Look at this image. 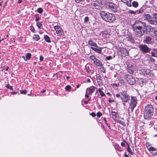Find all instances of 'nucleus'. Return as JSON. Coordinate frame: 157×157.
<instances>
[{
  "instance_id": "2",
  "label": "nucleus",
  "mask_w": 157,
  "mask_h": 157,
  "mask_svg": "<svg viewBox=\"0 0 157 157\" xmlns=\"http://www.w3.org/2000/svg\"><path fill=\"white\" fill-rule=\"evenodd\" d=\"M100 14L102 19L105 21L109 23L113 22L116 19L113 14L104 11H100Z\"/></svg>"
},
{
  "instance_id": "45",
  "label": "nucleus",
  "mask_w": 157,
  "mask_h": 157,
  "mask_svg": "<svg viewBox=\"0 0 157 157\" xmlns=\"http://www.w3.org/2000/svg\"><path fill=\"white\" fill-rule=\"evenodd\" d=\"M146 145L147 148V149L149 151V148H150L151 146H150V144H149V143H146Z\"/></svg>"
},
{
  "instance_id": "64",
  "label": "nucleus",
  "mask_w": 157,
  "mask_h": 157,
  "mask_svg": "<svg viewBox=\"0 0 157 157\" xmlns=\"http://www.w3.org/2000/svg\"><path fill=\"white\" fill-rule=\"evenodd\" d=\"M88 101H84V103L86 104H87L88 103Z\"/></svg>"
},
{
  "instance_id": "5",
  "label": "nucleus",
  "mask_w": 157,
  "mask_h": 157,
  "mask_svg": "<svg viewBox=\"0 0 157 157\" xmlns=\"http://www.w3.org/2000/svg\"><path fill=\"white\" fill-rule=\"evenodd\" d=\"M106 7L113 12H116L118 8L117 5L112 2H108L105 4Z\"/></svg>"
},
{
  "instance_id": "53",
  "label": "nucleus",
  "mask_w": 157,
  "mask_h": 157,
  "mask_svg": "<svg viewBox=\"0 0 157 157\" xmlns=\"http://www.w3.org/2000/svg\"><path fill=\"white\" fill-rule=\"evenodd\" d=\"M118 122L120 124H122V125H123L124 124L123 121H118Z\"/></svg>"
},
{
  "instance_id": "19",
  "label": "nucleus",
  "mask_w": 157,
  "mask_h": 157,
  "mask_svg": "<svg viewBox=\"0 0 157 157\" xmlns=\"http://www.w3.org/2000/svg\"><path fill=\"white\" fill-rule=\"evenodd\" d=\"M121 52L122 54V56L124 57L126 56H128L129 55V52L128 51L126 48H123L121 49Z\"/></svg>"
},
{
  "instance_id": "54",
  "label": "nucleus",
  "mask_w": 157,
  "mask_h": 157,
  "mask_svg": "<svg viewBox=\"0 0 157 157\" xmlns=\"http://www.w3.org/2000/svg\"><path fill=\"white\" fill-rule=\"evenodd\" d=\"M18 93V92H13L11 93V94L12 95H14L15 94H17Z\"/></svg>"
},
{
  "instance_id": "17",
  "label": "nucleus",
  "mask_w": 157,
  "mask_h": 157,
  "mask_svg": "<svg viewBox=\"0 0 157 157\" xmlns=\"http://www.w3.org/2000/svg\"><path fill=\"white\" fill-rule=\"evenodd\" d=\"M96 89H97L94 86H91L86 89V90H89V92L88 94L91 95L94 92Z\"/></svg>"
},
{
  "instance_id": "29",
  "label": "nucleus",
  "mask_w": 157,
  "mask_h": 157,
  "mask_svg": "<svg viewBox=\"0 0 157 157\" xmlns=\"http://www.w3.org/2000/svg\"><path fill=\"white\" fill-rule=\"evenodd\" d=\"M33 38L36 41H38L40 39L39 36L37 34H34Z\"/></svg>"
},
{
  "instance_id": "39",
  "label": "nucleus",
  "mask_w": 157,
  "mask_h": 157,
  "mask_svg": "<svg viewBox=\"0 0 157 157\" xmlns=\"http://www.w3.org/2000/svg\"><path fill=\"white\" fill-rule=\"evenodd\" d=\"M65 89L68 91H70L71 89V87L70 85H67L65 87Z\"/></svg>"
},
{
  "instance_id": "63",
  "label": "nucleus",
  "mask_w": 157,
  "mask_h": 157,
  "mask_svg": "<svg viewBox=\"0 0 157 157\" xmlns=\"http://www.w3.org/2000/svg\"><path fill=\"white\" fill-rule=\"evenodd\" d=\"M22 2V0H18V3H21Z\"/></svg>"
},
{
  "instance_id": "44",
  "label": "nucleus",
  "mask_w": 157,
  "mask_h": 157,
  "mask_svg": "<svg viewBox=\"0 0 157 157\" xmlns=\"http://www.w3.org/2000/svg\"><path fill=\"white\" fill-rule=\"evenodd\" d=\"M90 58L91 60H93L94 61V60H95L97 58L95 57L94 56H90Z\"/></svg>"
},
{
  "instance_id": "12",
  "label": "nucleus",
  "mask_w": 157,
  "mask_h": 157,
  "mask_svg": "<svg viewBox=\"0 0 157 157\" xmlns=\"http://www.w3.org/2000/svg\"><path fill=\"white\" fill-rule=\"evenodd\" d=\"M54 29L56 31V32L58 35L61 36L63 34V32L62 29L59 26H56L54 27Z\"/></svg>"
},
{
  "instance_id": "30",
  "label": "nucleus",
  "mask_w": 157,
  "mask_h": 157,
  "mask_svg": "<svg viewBox=\"0 0 157 157\" xmlns=\"http://www.w3.org/2000/svg\"><path fill=\"white\" fill-rule=\"evenodd\" d=\"M111 113L113 119V120H115L117 118L116 113L115 112L112 111Z\"/></svg>"
},
{
  "instance_id": "47",
  "label": "nucleus",
  "mask_w": 157,
  "mask_h": 157,
  "mask_svg": "<svg viewBox=\"0 0 157 157\" xmlns=\"http://www.w3.org/2000/svg\"><path fill=\"white\" fill-rule=\"evenodd\" d=\"M9 67L7 66H4L3 68V70H5L6 71H7L8 70Z\"/></svg>"
},
{
  "instance_id": "26",
  "label": "nucleus",
  "mask_w": 157,
  "mask_h": 157,
  "mask_svg": "<svg viewBox=\"0 0 157 157\" xmlns=\"http://www.w3.org/2000/svg\"><path fill=\"white\" fill-rule=\"evenodd\" d=\"M44 38L45 40L48 43H50L51 40L50 37L48 35H44Z\"/></svg>"
},
{
  "instance_id": "9",
  "label": "nucleus",
  "mask_w": 157,
  "mask_h": 157,
  "mask_svg": "<svg viewBox=\"0 0 157 157\" xmlns=\"http://www.w3.org/2000/svg\"><path fill=\"white\" fill-rule=\"evenodd\" d=\"M139 48L140 51L143 53H147L150 51V49L146 45L140 44Z\"/></svg>"
},
{
  "instance_id": "20",
  "label": "nucleus",
  "mask_w": 157,
  "mask_h": 157,
  "mask_svg": "<svg viewBox=\"0 0 157 157\" xmlns=\"http://www.w3.org/2000/svg\"><path fill=\"white\" fill-rule=\"evenodd\" d=\"M88 44L91 46H94L96 48H98L97 44L94 42L91 39H90L88 41Z\"/></svg>"
},
{
  "instance_id": "41",
  "label": "nucleus",
  "mask_w": 157,
  "mask_h": 157,
  "mask_svg": "<svg viewBox=\"0 0 157 157\" xmlns=\"http://www.w3.org/2000/svg\"><path fill=\"white\" fill-rule=\"evenodd\" d=\"M89 20V18L88 17H86L85 18L84 20V23H87Z\"/></svg>"
},
{
  "instance_id": "15",
  "label": "nucleus",
  "mask_w": 157,
  "mask_h": 157,
  "mask_svg": "<svg viewBox=\"0 0 157 157\" xmlns=\"http://www.w3.org/2000/svg\"><path fill=\"white\" fill-rule=\"evenodd\" d=\"M91 48L97 53H98L100 54H102L101 50L103 49V47H98V48H94L92 47H91Z\"/></svg>"
},
{
  "instance_id": "49",
  "label": "nucleus",
  "mask_w": 157,
  "mask_h": 157,
  "mask_svg": "<svg viewBox=\"0 0 157 157\" xmlns=\"http://www.w3.org/2000/svg\"><path fill=\"white\" fill-rule=\"evenodd\" d=\"M153 17H153V18H155V19L156 20V19L157 18V14L156 13H153Z\"/></svg>"
},
{
  "instance_id": "7",
  "label": "nucleus",
  "mask_w": 157,
  "mask_h": 157,
  "mask_svg": "<svg viewBox=\"0 0 157 157\" xmlns=\"http://www.w3.org/2000/svg\"><path fill=\"white\" fill-rule=\"evenodd\" d=\"M129 104L130 108L132 112L133 111L134 108L136 107L137 104V98L135 96H131Z\"/></svg>"
},
{
  "instance_id": "46",
  "label": "nucleus",
  "mask_w": 157,
  "mask_h": 157,
  "mask_svg": "<svg viewBox=\"0 0 157 157\" xmlns=\"http://www.w3.org/2000/svg\"><path fill=\"white\" fill-rule=\"evenodd\" d=\"M102 115V113L100 112H98L97 113V117L98 118H100Z\"/></svg>"
},
{
  "instance_id": "36",
  "label": "nucleus",
  "mask_w": 157,
  "mask_h": 157,
  "mask_svg": "<svg viewBox=\"0 0 157 157\" xmlns=\"http://www.w3.org/2000/svg\"><path fill=\"white\" fill-rule=\"evenodd\" d=\"M127 145H128V147L127 149V151H128V152H129V153L131 154L132 155V150H131V148L130 147H129L128 144V143H127Z\"/></svg>"
},
{
  "instance_id": "35",
  "label": "nucleus",
  "mask_w": 157,
  "mask_h": 157,
  "mask_svg": "<svg viewBox=\"0 0 157 157\" xmlns=\"http://www.w3.org/2000/svg\"><path fill=\"white\" fill-rule=\"evenodd\" d=\"M38 13L40 14L42 13L43 12V10L41 8H39L37 10Z\"/></svg>"
},
{
  "instance_id": "60",
  "label": "nucleus",
  "mask_w": 157,
  "mask_h": 157,
  "mask_svg": "<svg viewBox=\"0 0 157 157\" xmlns=\"http://www.w3.org/2000/svg\"><path fill=\"white\" fill-rule=\"evenodd\" d=\"M86 81L89 83H90L91 82V81L89 78H87Z\"/></svg>"
},
{
  "instance_id": "42",
  "label": "nucleus",
  "mask_w": 157,
  "mask_h": 157,
  "mask_svg": "<svg viewBox=\"0 0 157 157\" xmlns=\"http://www.w3.org/2000/svg\"><path fill=\"white\" fill-rule=\"evenodd\" d=\"M27 93L26 90H20V93L21 94H26Z\"/></svg>"
},
{
  "instance_id": "50",
  "label": "nucleus",
  "mask_w": 157,
  "mask_h": 157,
  "mask_svg": "<svg viewBox=\"0 0 157 157\" xmlns=\"http://www.w3.org/2000/svg\"><path fill=\"white\" fill-rule=\"evenodd\" d=\"M90 115L93 117H95L96 115V114L94 112H92L90 113Z\"/></svg>"
},
{
  "instance_id": "18",
  "label": "nucleus",
  "mask_w": 157,
  "mask_h": 157,
  "mask_svg": "<svg viewBox=\"0 0 157 157\" xmlns=\"http://www.w3.org/2000/svg\"><path fill=\"white\" fill-rule=\"evenodd\" d=\"M94 63L97 66L102 67L103 66V64L101 62L97 59L94 60Z\"/></svg>"
},
{
  "instance_id": "3",
  "label": "nucleus",
  "mask_w": 157,
  "mask_h": 157,
  "mask_svg": "<svg viewBox=\"0 0 157 157\" xmlns=\"http://www.w3.org/2000/svg\"><path fill=\"white\" fill-rule=\"evenodd\" d=\"M154 112L153 106L148 105L145 107L144 111V117L145 119L149 120L153 115Z\"/></svg>"
},
{
  "instance_id": "6",
  "label": "nucleus",
  "mask_w": 157,
  "mask_h": 157,
  "mask_svg": "<svg viewBox=\"0 0 157 157\" xmlns=\"http://www.w3.org/2000/svg\"><path fill=\"white\" fill-rule=\"evenodd\" d=\"M144 19L147 21L150 24L155 25H156V20L150 14H144Z\"/></svg>"
},
{
  "instance_id": "25",
  "label": "nucleus",
  "mask_w": 157,
  "mask_h": 157,
  "mask_svg": "<svg viewBox=\"0 0 157 157\" xmlns=\"http://www.w3.org/2000/svg\"><path fill=\"white\" fill-rule=\"evenodd\" d=\"M151 55L152 56L157 57V50L154 49L153 52H151Z\"/></svg>"
},
{
  "instance_id": "11",
  "label": "nucleus",
  "mask_w": 157,
  "mask_h": 157,
  "mask_svg": "<svg viewBox=\"0 0 157 157\" xmlns=\"http://www.w3.org/2000/svg\"><path fill=\"white\" fill-rule=\"evenodd\" d=\"M101 4V3L100 2L97 1H94L91 4V7L93 8L95 7H98V8L95 7V8L100 10L101 7L100 6Z\"/></svg>"
},
{
  "instance_id": "33",
  "label": "nucleus",
  "mask_w": 157,
  "mask_h": 157,
  "mask_svg": "<svg viewBox=\"0 0 157 157\" xmlns=\"http://www.w3.org/2000/svg\"><path fill=\"white\" fill-rule=\"evenodd\" d=\"M128 40L132 43H134L135 42V40L134 39L132 38V36H129L128 38Z\"/></svg>"
},
{
  "instance_id": "1",
  "label": "nucleus",
  "mask_w": 157,
  "mask_h": 157,
  "mask_svg": "<svg viewBox=\"0 0 157 157\" xmlns=\"http://www.w3.org/2000/svg\"><path fill=\"white\" fill-rule=\"evenodd\" d=\"M132 27L136 37L139 38L144 35L147 28L146 23L138 20L135 21Z\"/></svg>"
},
{
  "instance_id": "38",
  "label": "nucleus",
  "mask_w": 157,
  "mask_h": 157,
  "mask_svg": "<svg viewBox=\"0 0 157 157\" xmlns=\"http://www.w3.org/2000/svg\"><path fill=\"white\" fill-rule=\"evenodd\" d=\"M128 13H129L133 14H135L136 13H137V11H134L133 10H129L128 11Z\"/></svg>"
},
{
  "instance_id": "43",
  "label": "nucleus",
  "mask_w": 157,
  "mask_h": 157,
  "mask_svg": "<svg viewBox=\"0 0 157 157\" xmlns=\"http://www.w3.org/2000/svg\"><path fill=\"white\" fill-rule=\"evenodd\" d=\"M112 59V56H109L106 57L105 60H109Z\"/></svg>"
},
{
  "instance_id": "37",
  "label": "nucleus",
  "mask_w": 157,
  "mask_h": 157,
  "mask_svg": "<svg viewBox=\"0 0 157 157\" xmlns=\"http://www.w3.org/2000/svg\"><path fill=\"white\" fill-rule=\"evenodd\" d=\"M103 120L104 121V122H105V123L106 124V125L109 127V129H111V127H110V125H109L107 123V121L106 119V118L104 117L103 118Z\"/></svg>"
},
{
  "instance_id": "23",
  "label": "nucleus",
  "mask_w": 157,
  "mask_h": 157,
  "mask_svg": "<svg viewBox=\"0 0 157 157\" xmlns=\"http://www.w3.org/2000/svg\"><path fill=\"white\" fill-rule=\"evenodd\" d=\"M77 3H80L83 5H85L86 0H75Z\"/></svg>"
},
{
  "instance_id": "31",
  "label": "nucleus",
  "mask_w": 157,
  "mask_h": 157,
  "mask_svg": "<svg viewBox=\"0 0 157 157\" xmlns=\"http://www.w3.org/2000/svg\"><path fill=\"white\" fill-rule=\"evenodd\" d=\"M31 54L30 53H27L25 56L26 60H29L31 58Z\"/></svg>"
},
{
  "instance_id": "8",
  "label": "nucleus",
  "mask_w": 157,
  "mask_h": 157,
  "mask_svg": "<svg viewBox=\"0 0 157 157\" xmlns=\"http://www.w3.org/2000/svg\"><path fill=\"white\" fill-rule=\"evenodd\" d=\"M124 77L126 79L128 83L132 85H134L136 83V80L132 76L129 75H125Z\"/></svg>"
},
{
  "instance_id": "51",
  "label": "nucleus",
  "mask_w": 157,
  "mask_h": 157,
  "mask_svg": "<svg viewBox=\"0 0 157 157\" xmlns=\"http://www.w3.org/2000/svg\"><path fill=\"white\" fill-rule=\"evenodd\" d=\"M116 96L117 98H121V94H120V93H119V94H116Z\"/></svg>"
},
{
  "instance_id": "34",
  "label": "nucleus",
  "mask_w": 157,
  "mask_h": 157,
  "mask_svg": "<svg viewBox=\"0 0 157 157\" xmlns=\"http://www.w3.org/2000/svg\"><path fill=\"white\" fill-rule=\"evenodd\" d=\"M36 25L39 29H40L42 25V22H36Z\"/></svg>"
},
{
  "instance_id": "40",
  "label": "nucleus",
  "mask_w": 157,
  "mask_h": 157,
  "mask_svg": "<svg viewBox=\"0 0 157 157\" xmlns=\"http://www.w3.org/2000/svg\"><path fill=\"white\" fill-rule=\"evenodd\" d=\"M30 30L32 32L34 33H35V29L34 28L33 25H31L30 26Z\"/></svg>"
},
{
  "instance_id": "13",
  "label": "nucleus",
  "mask_w": 157,
  "mask_h": 157,
  "mask_svg": "<svg viewBox=\"0 0 157 157\" xmlns=\"http://www.w3.org/2000/svg\"><path fill=\"white\" fill-rule=\"evenodd\" d=\"M135 67L134 65L130 63L128 64L127 65V71L131 74H132L135 69Z\"/></svg>"
},
{
  "instance_id": "22",
  "label": "nucleus",
  "mask_w": 157,
  "mask_h": 157,
  "mask_svg": "<svg viewBox=\"0 0 157 157\" xmlns=\"http://www.w3.org/2000/svg\"><path fill=\"white\" fill-rule=\"evenodd\" d=\"M146 9L145 6H143L139 10H137V13H142L143 12L145 13V10Z\"/></svg>"
},
{
  "instance_id": "59",
  "label": "nucleus",
  "mask_w": 157,
  "mask_h": 157,
  "mask_svg": "<svg viewBox=\"0 0 157 157\" xmlns=\"http://www.w3.org/2000/svg\"><path fill=\"white\" fill-rule=\"evenodd\" d=\"M86 93L85 95V97H86L87 98H88L89 97V96H88V94H87V91L86 90Z\"/></svg>"
},
{
  "instance_id": "16",
  "label": "nucleus",
  "mask_w": 157,
  "mask_h": 157,
  "mask_svg": "<svg viewBox=\"0 0 157 157\" xmlns=\"http://www.w3.org/2000/svg\"><path fill=\"white\" fill-rule=\"evenodd\" d=\"M149 151L153 155H157V149L153 147H151L149 148Z\"/></svg>"
},
{
  "instance_id": "24",
  "label": "nucleus",
  "mask_w": 157,
  "mask_h": 157,
  "mask_svg": "<svg viewBox=\"0 0 157 157\" xmlns=\"http://www.w3.org/2000/svg\"><path fill=\"white\" fill-rule=\"evenodd\" d=\"M101 78V77L100 76H98L97 77L98 83L100 86L102 85Z\"/></svg>"
},
{
  "instance_id": "10",
  "label": "nucleus",
  "mask_w": 157,
  "mask_h": 157,
  "mask_svg": "<svg viewBox=\"0 0 157 157\" xmlns=\"http://www.w3.org/2000/svg\"><path fill=\"white\" fill-rule=\"evenodd\" d=\"M143 42L147 44H152L153 43V39L152 38L149 36H144Z\"/></svg>"
},
{
  "instance_id": "48",
  "label": "nucleus",
  "mask_w": 157,
  "mask_h": 157,
  "mask_svg": "<svg viewBox=\"0 0 157 157\" xmlns=\"http://www.w3.org/2000/svg\"><path fill=\"white\" fill-rule=\"evenodd\" d=\"M100 95L101 97H103L105 96V94L102 91L101 92H100Z\"/></svg>"
},
{
  "instance_id": "58",
  "label": "nucleus",
  "mask_w": 157,
  "mask_h": 157,
  "mask_svg": "<svg viewBox=\"0 0 157 157\" xmlns=\"http://www.w3.org/2000/svg\"><path fill=\"white\" fill-rule=\"evenodd\" d=\"M121 145L122 147H124L125 145V144L123 142H122L121 143Z\"/></svg>"
},
{
  "instance_id": "55",
  "label": "nucleus",
  "mask_w": 157,
  "mask_h": 157,
  "mask_svg": "<svg viewBox=\"0 0 157 157\" xmlns=\"http://www.w3.org/2000/svg\"><path fill=\"white\" fill-rule=\"evenodd\" d=\"M154 128L155 131H157V124L154 125Z\"/></svg>"
},
{
  "instance_id": "52",
  "label": "nucleus",
  "mask_w": 157,
  "mask_h": 157,
  "mask_svg": "<svg viewBox=\"0 0 157 157\" xmlns=\"http://www.w3.org/2000/svg\"><path fill=\"white\" fill-rule=\"evenodd\" d=\"M44 59V57L42 56H40V61H42Z\"/></svg>"
},
{
  "instance_id": "62",
  "label": "nucleus",
  "mask_w": 157,
  "mask_h": 157,
  "mask_svg": "<svg viewBox=\"0 0 157 157\" xmlns=\"http://www.w3.org/2000/svg\"><path fill=\"white\" fill-rule=\"evenodd\" d=\"M9 89H10V90H13V87H12V86H10V87H9Z\"/></svg>"
},
{
  "instance_id": "61",
  "label": "nucleus",
  "mask_w": 157,
  "mask_h": 157,
  "mask_svg": "<svg viewBox=\"0 0 157 157\" xmlns=\"http://www.w3.org/2000/svg\"><path fill=\"white\" fill-rule=\"evenodd\" d=\"M10 85L9 84H7L6 86V87L9 89V87H10Z\"/></svg>"
},
{
  "instance_id": "28",
  "label": "nucleus",
  "mask_w": 157,
  "mask_h": 157,
  "mask_svg": "<svg viewBox=\"0 0 157 157\" xmlns=\"http://www.w3.org/2000/svg\"><path fill=\"white\" fill-rule=\"evenodd\" d=\"M114 147L115 148L116 150H117L120 151H121V148L118 144H114Z\"/></svg>"
},
{
  "instance_id": "32",
  "label": "nucleus",
  "mask_w": 157,
  "mask_h": 157,
  "mask_svg": "<svg viewBox=\"0 0 157 157\" xmlns=\"http://www.w3.org/2000/svg\"><path fill=\"white\" fill-rule=\"evenodd\" d=\"M121 81L118 80H116L115 82L114 83H113V84L114 86H116L117 87H118L120 85V82Z\"/></svg>"
},
{
  "instance_id": "4",
  "label": "nucleus",
  "mask_w": 157,
  "mask_h": 157,
  "mask_svg": "<svg viewBox=\"0 0 157 157\" xmlns=\"http://www.w3.org/2000/svg\"><path fill=\"white\" fill-rule=\"evenodd\" d=\"M121 94V99L122 100L123 103L127 102H128L130 100L131 96L129 94H128L127 92L125 91H122L120 92Z\"/></svg>"
},
{
  "instance_id": "21",
  "label": "nucleus",
  "mask_w": 157,
  "mask_h": 157,
  "mask_svg": "<svg viewBox=\"0 0 157 157\" xmlns=\"http://www.w3.org/2000/svg\"><path fill=\"white\" fill-rule=\"evenodd\" d=\"M121 1L125 3L128 6L131 7L132 4L131 1L132 0H121Z\"/></svg>"
},
{
  "instance_id": "56",
  "label": "nucleus",
  "mask_w": 157,
  "mask_h": 157,
  "mask_svg": "<svg viewBox=\"0 0 157 157\" xmlns=\"http://www.w3.org/2000/svg\"><path fill=\"white\" fill-rule=\"evenodd\" d=\"M40 18L39 17H37V18H36L35 19V21L36 22H38V21L39 20Z\"/></svg>"
},
{
  "instance_id": "57",
  "label": "nucleus",
  "mask_w": 157,
  "mask_h": 157,
  "mask_svg": "<svg viewBox=\"0 0 157 157\" xmlns=\"http://www.w3.org/2000/svg\"><path fill=\"white\" fill-rule=\"evenodd\" d=\"M46 91V90L44 89H43L40 91V92L42 93H44Z\"/></svg>"
},
{
  "instance_id": "14",
  "label": "nucleus",
  "mask_w": 157,
  "mask_h": 157,
  "mask_svg": "<svg viewBox=\"0 0 157 157\" xmlns=\"http://www.w3.org/2000/svg\"><path fill=\"white\" fill-rule=\"evenodd\" d=\"M150 71L151 70L149 69L144 68L140 71V73L144 75L147 76L149 75Z\"/></svg>"
},
{
  "instance_id": "27",
  "label": "nucleus",
  "mask_w": 157,
  "mask_h": 157,
  "mask_svg": "<svg viewBox=\"0 0 157 157\" xmlns=\"http://www.w3.org/2000/svg\"><path fill=\"white\" fill-rule=\"evenodd\" d=\"M132 6L135 8L137 7L139 5L138 3L136 1L133 2L132 3Z\"/></svg>"
}]
</instances>
